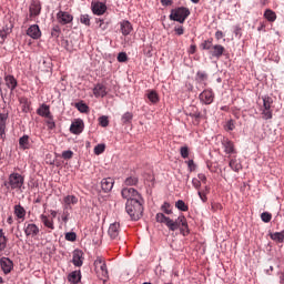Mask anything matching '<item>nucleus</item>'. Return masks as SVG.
I'll return each instance as SVG.
<instances>
[{
  "label": "nucleus",
  "mask_w": 284,
  "mask_h": 284,
  "mask_svg": "<svg viewBox=\"0 0 284 284\" xmlns=\"http://www.w3.org/2000/svg\"><path fill=\"white\" fill-rule=\"evenodd\" d=\"M120 232H121V224L119 222H114V223L110 224L109 230H108V234H109L110 239H112V240L119 239Z\"/></svg>",
  "instance_id": "4468645a"
},
{
  "label": "nucleus",
  "mask_w": 284,
  "mask_h": 284,
  "mask_svg": "<svg viewBox=\"0 0 284 284\" xmlns=\"http://www.w3.org/2000/svg\"><path fill=\"white\" fill-rule=\"evenodd\" d=\"M40 221L44 225V227H48V230H54V220L53 219H50L45 214H41Z\"/></svg>",
  "instance_id": "b1692460"
},
{
  "label": "nucleus",
  "mask_w": 284,
  "mask_h": 284,
  "mask_svg": "<svg viewBox=\"0 0 284 284\" xmlns=\"http://www.w3.org/2000/svg\"><path fill=\"white\" fill-rule=\"evenodd\" d=\"M222 145L226 154H234V142L229 139H224Z\"/></svg>",
  "instance_id": "a878e982"
},
{
  "label": "nucleus",
  "mask_w": 284,
  "mask_h": 284,
  "mask_svg": "<svg viewBox=\"0 0 284 284\" xmlns=\"http://www.w3.org/2000/svg\"><path fill=\"white\" fill-rule=\"evenodd\" d=\"M186 163L190 172H194L196 170V164L194 163V160H189L186 161Z\"/></svg>",
  "instance_id": "13d9d810"
},
{
  "label": "nucleus",
  "mask_w": 284,
  "mask_h": 284,
  "mask_svg": "<svg viewBox=\"0 0 284 284\" xmlns=\"http://www.w3.org/2000/svg\"><path fill=\"white\" fill-rule=\"evenodd\" d=\"M236 128V122L234 120H229L224 125L226 132H232Z\"/></svg>",
  "instance_id": "58836bf2"
},
{
  "label": "nucleus",
  "mask_w": 284,
  "mask_h": 284,
  "mask_svg": "<svg viewBox=\"0 0 284 284\" xmlns=\"http://www.w3.org/2000/svg\"><path fill=\"white\" fill-rule=\"evenodd\" d=\"M197 181H200V183H207V176H205V174L203 173H199L197 174Z\"/></svg>",
  "instance_id": "680f3d73"
},
{
  "label": "nucleus",
  "mask_w": 284,
  "mask_h": 284,
  "mask_svg": "<svg viewBox=\"0 0 284 284\" xmlns=\"http://www.w3.org/2000/svg\"><path fill=\"white\" fill-rule=\"evenodd\" d=\"M192 185H193V187H195V190H201V180L193 178Z\"/></svg>",
  "instance_id": "bf43d9fd"
},
{
  "label": "nucleus",
  "mask_w": 284,
  "mask_h": 284,
  "mask_svg": "<svg viewBox=\"0 0 284 284\" xmlns=\"http://www.w3.org/2000/svg\"><path fill=\"white\" fill-rule=\"evenodd\" d=\"M7 123H8V113H0V139H6Z\"/></svg>",
  "instance_id": "412c9836"
},
{
  "label": "nucleus",
  "mask_w": 284,
  "mask_h": 284,
  "mask_svg": "<svg viewBox=\"0 0 284 284\" xmlns=\"http://www.w3.org/2000/svg\"><path fill=\"white\" fill-rule=\"evenodd\" d=\"M190 17V9L185 7H179L171 11L169 19L171 21H178V23H185V19Z\"/></svg>",
  "instance_id": "39448f33"
},
{
  "label": "nucleus",
  "mask_w": 284,
  "mask_h": 284,
  "mask_svg": "<svg viewBox=\"0 0 284 284\" xmlns=\"http://www.w3.org/2000/svg\"><path fill=\"white\" fill-rule=\"evenodd\" d=\"M72 156H74V152H72L71 150L62 152V159H64V161H70Z\"/></svg>",
  "instance_id": "3c124183"
},
{
  "label": "nucleus",
  "mask_w": 284,
  "mask_h": 284,
  "mask_svg": "<svg viewBox=\"0 0 284 284\" xmlns=\"http://www.w3.org/2000/svg\"><path fill=\"white\" fill-rule=\"evenodd\" d=\"M212 210H223V205H221V203H214L212 204Z\"/></svg>",
  "instance_id": "338daca9"
},
{
  "label": "nucleus",
  "mask_w": 284,
  "mask_h": 284,
  "mask_svg": "<svg viewBox=\"0 0 284 284\" xmlns=\"http://www.w3.org/2000/svg\"><path fill=\"white\" fill-rule=\"evenodd\" d=\"M193 119H200L201 118V112L196 106H191V112L189 113Z\"/></svg>",
  "instance_id": "c03bdc74"
},
{
  "label": "nucleus",
  "mask_w": 284,
  "mask_h": 284,
  "mask_svg": "<svg viewBox=\"0 0 284 284\" xmlns=\"http://www.w3.org/2000/svg\"><path fill=\"white\" fill-rule=\"evenodd\" d=\"M180 154H181L182 159H187V156H190V148L182 146L180 149Z\"/></svg>",
  "instance_id": "09e8293b"
},
{
  "label": "nucleus",
  "mask_w": 284,
  "mask_h": 284,
  "mask_svg": "<svg viewBox=\"0 0 284 284\" xmlns=\"http://www.w3.org/2000/svg\"><path fill=\"white\" fill-rule=\"evenodd\" d=\"M229 165L234 172H239L241 170V163H239L236 160H231Z\"/></svg>",
  "instance_id": "79ce46f5"
},
{
  "label": "nucleus",
  "mask_w": 284,
  "mask_h": 284,
  "mask_svg": "<svg viewBox=\"0 0 284 284\" xmlns=\"http://www.w3.org/2000/svg\"><path fill=\"white\" fill-rule=\"evenodd\" d=\"M37 114H39V116H42L43 119L52 116V112H50V105L41 104L40 108L37 110Z\"/></svg>",
  "instance_id": "5701e85b"
},
{
  "label": "nucleus",
  "mask_w": 284,
  "mask_h": 284,
  "mask_svg": "<svg viewBox=\"0 0 284 284\" xmlns=\"http://www.w3.org/2000/svg\"><path fill=\"white\" fill-rule=\"evenodd\" d=\"M8 247V237L7 236H0V252H3Z\"/></svg>",
  "instance_id": "49530a36"
},
{
  "label": "nucleus",
  "mask_w": 284,
  "mask_h": 284,
  "mask_svg": "<svg viewBox=\"0 0 284 284\" xmlns=\"http://www.w3.org/2000/svg\"><path fill=\"white\" fill-rule=\"evenodd\" d=\"M10 32H12L11 28H3L2 30H0V38L2 41H6V39L8 38V34H10Z\"/></svg>",
  "instance_id": "ea45409f"
},
{
  "label": "nucleus",
  "mask_w": 284,
  "mask_h": 284,
  "mask_svg": "<svg viewBox=\"0 0 284 284\" xmlns=\"http://www.w3.org/2000/svg\"><path fill=\"white\" fill-rule=\"evenodd\" d=\"M213 41H214V39L210 38V39L205 40L204 42H202V43H201L202 50H212V48H213V45H212Z\"/></svg>",
  "instance_id": "e433bc0d"
},
{
  "label": "nucleus",
  "mask_w": 284,
  "mask_h": 284,
  "mask_svg": "<svg viewBox=\"0 0 284 284\" xmlns=\"http://www.w3.org/2000/svg\"><path fill=\"white\" fill-rule=\"evenodd\" d=\"M91 10H92L93 14L101 17V16L105 14V12L108 11V6H105V3L101 2V1H93V2H91Z\"/></svg>",
  "instance_id": "1a4fd4ad"
},
{
  "label": "nucleus",
  "mask_w": 284,
  "mask_h": 284,
  "mask_svg": "<svg viewBox=\"0 0 284 284\" xmlns=\"http://www.w3.org/2000/svg\"><path fill=\"white\" fill-rule=\"evenodd\" d=\"M118 61H119V63H125V61H128V53L120 52L118 54Z\"/></svg>",
  "instance_id": "864d4df0"
},
{
  "label": "nucleus",
  "mask_w": 284,
  "mask_h": 284,
  "mask_svg": "<svg viewBox=\"0 0 284 284\" xmlns=\"http://www.w3.org/2000/svg\"><path fill=\"white\" fill-rule=\"evenodd\" d=\"M64 210H72V205H77L79 203V199L74 195H67L63 199Z\"/></svg>",
  "instance_id": "4be33fe9"
},
{
  "label": "nucleus",
  "mask_w": 284,
  "mask_h": 284,
  "mask_svg": "<svg viewBox=\"0 0 284 284\" xmlns=\"http://www.w3.org/2000/svg\"><path fill=\"white\" fill-rule=\"evenodd\" d=\"M20 150H30V136L23 135L19 139Z\"/></svg>",
  "instance_id": "bb28decb"
},
{
  "label": "nucleus",
  "mask_w": 284,
  "mask_h": 284,
  "mask_svg": "<svg viewBox=\"0 0 284 284\" xmlns=\"http://www.w3.org/2000/svg\"><path fill=\"white\" fill-rule=\"evenodd\" d=\"M75 108L79 110V112L85 113L88 112V110H90V108L88 106V104L82 103V102H78L75 104Z\"/></svg>",
  "instance_id": "37998d69"
},
{
  "label": "nucleus",
  "mask_w": 284,
  "mask_h": 284,
  "mask_svg": "<svg viewBox=\"0 0 284 284\" xmlns=\"http://www.w3.org/2000/svg\"><path fill=\"white\" fill-rule=\"evenodd\" d=\"M263 106L261 109L262 111V119L264 121H270V119L273 118L274 113V99H272L268 95H265L262 98Z\"/></svg>",
  "instance_id": "7ed1b4c3"
},
{
  "label": "nucleus",
  "mask_w": 284,
  "mask_h": 284,
  "mask_svg": "<svg viewBox=\"0 0 284 284\" xmlns=\"http://www.w3.org/2000/svg\"><path fill=\"white\" fill-rule=\"evenodd\" d=\"M155 221L158 223H163L164 225H166L170 232H176V230H180L183 236H187V234H190V226L187 225V219L185 217V215H180L174 221L169 216H165V214L163 213H158L155 215Z\"/></svg>",
  "instance_id": "f257e3e1"
},
{
  "label": "nucleus",
  "mask_w": 284,
  "mask_h": 284,
  "mask_svg": "<svg viewBox=\"0 0 284 284\" xmlns=\"http://www.w3.org/2000/svg\"><path fill=\"white\" fill-rule=\"evenodd\" d=\"M224 52H225V47H223L221 44H215L210 50V54L214 59H221L223 57Z\"/></svg>",
  "instance_id": "f3484780"
},
{
  "label": "nucleus",
  "mask_w": 284,
  "mask_h": 284,
  "mask_svg": "<svg viewBox=\"0 0 284 284\" xmlns=\"http://www.w3.org/2000/svg\"><path fill=\"white\" fill-rule=\"evenodd\" d=\"M146 97L151 103H159V93L156 91H149Z\"/></svg>",
  "instance_id": "473e14b6"
},
{
  "label": "nucleus",
  "mask_w": 284,
  "mask_h": 284,
  "mask_svg": "<svg viewBox=\"0 0 284 284\" xmlns=\"http://www.w3.org/2000/svg\"><path fill=\"white\" fill-rule=\"evenodd\" d=\"M99 123L102 128H108V125H110V120H108L106 115H102L99 118Z\"/></svg>",
  "instance_id": "a18cd8bd"
},
{
  "label": "nucleus",
  "mask_w": 284,
  "mask_h": 284,
  "mask_svg": "<svg viewBox=\"0 0 284 284\" xmlns=\"http://www.w3.org/2000/svg\"><path fill=\"white\" fill-rule=\"evenodd\" d=\"M175 207L180 210V212H187V210H190V207L187 206V204L184 203L183 200H179L178 202H175Z\"/></svg>",
  "instance_id": "72a5a7b5"
},
{
  "label": "nucleus",
  "mask_w": 284,
  "mask_h": 284,
  "mask_svg": "<svg viewBox=\"0 0 284 284\" xmlns=\"http://www.w3.org/2000/svg\"><path fill=\"white\" fill-rule=\"evenodd\" d=\"M28 37L31 39H41V29L39 28L38 24H32L28 28L27 30Z\"/></svg>",
  "instance_id": "dca6fc26"
},
{
  "label": "nucleus",
  "mask_w": 284,
  "mask_h": 284,
  "mask_svg": "<svg viewBox=\"0 0 284 284\" xmlns=\"http://www.w3.org/2000/svg\"><path fill=\"white\" fill-rule=\"evenodd\" d=\"M14 215L17 216V219H20L23 221V219H26V209L21 206V204L16 205Z\"/></svg>",
  "instance_id": "c85d7f7f"
},
{
  "label": "nucleus",
  "mask_w": 284,
  "mask_h": 284,
  "mask_svg": "<svg viewBox=\"0 0 284 284\" xmlns=\"http://www.w3.org/2000/svg\"><path fill=\"white\" fill-rule=\"evenodd\" d=\"M29 14L31 19L41 14V2L39 0H34L31 2L29 7Z\"/></svg>",
  "instance_id": "f8f14e48"
},
{
  "label": "nucleus",
  "mask_w": 284,
  "mask_h": 284,
  "mask_svg": "<svg viewBox=\"0 0 284 284\" xmlns=\"http://www.w3.org/2000/svg\"><path fill=\"white\" fill-rule=\"evenodd\" d=\"M23 230L27 239H37V236H39V232H41L37 224L28 222L24 223Z\"/></svg>",
  "instance_id": "6e6552de"
},
{
  "label": "nucleus",
  "mask_w": 284,
  "mask_h": 284,
  "mask_svg": "<svg viewBox=\"0 0 284 284\" xmlns=\"http://www.w3.org/2000/svg\"><path fill=\"white\" fill-rule=\"evenodd\" d=\"M60 34H61V28L59 26H54L51 30V36L59 38Z\"/></svg>",
  "instance_id": "5fc2aeb1"
},
{
  "label": "nucleus",
  "mask_w": 284,
  "mask_h": 284,
  "mask_svg": "<svg viewBox=\"0 0 284 284\" xmlns=\"http://www.w3.org/2000/svg\"><path fill=\"white\" fill-rule=\"evenodd\" d=\"M125 185H138L139 184V178L136 176H129L124 181Z\"/></svg>",
  "instance_id": "4c0bfd02"
},
{
  "label": "nucleus",
  "mask_w": 284,
  "mask_h": 284,
  "mask_svg": "<svg viewBox=\"0 0 284 284\" xmlns=\"http://www.w3.org/2000/svg\"><path fill=\"white\" fill-rule=\"evenodd\" d=\"M69 283L79 284L81 283V271H73L68 275Z\"/></svg>",
  "instance_id": "393cba45"
},
{
  "label": "nucleus",
  "mask_w": 284,
  "mask_h": 284,
  "mask_svg": "<svg viewBox=\"0 0 284 284\" xmlns=\"http://www.w3.org/2000/svg\"><path fill=\"white\" fill-rule=\"evenodd\" d=\"M223 37H225V33H223V31H216L215 32L216 41H221V39H223Z\"/></svg>",
  "instance_id": "0e129e2a"
},
{
  "label": "nucleus",
  "mask_w": 284,
  "mask_h": 284,
  "mask_svg": "<svg viewBox=\"0 0 284 284\" xmlns=\"http://www.w3.org/2000/svg\"><path fill=\"white\" fill-rule=\"evenodd\" d=\"M200 101L204 103V105H212V103H214V91L211 89L204 90L200 94Z\"/></svg>",
  "instance_id": "9d476101"
},
{
  "label": "nucleus",
  "mask_w": 284,
  "mask_h": 284,
  "mask_svg": "<svg viewBox=\"0 0 284 284\" xmlns=\"http://www.w3.org/2000/svg\"><path fill=\"white\" fill-rule=\"evenodd\" d=\"M45 119H47V120H45L47 128H48L49 130H54V128H57V123L54 122V116L51 115V116L45 118Z\"/></svg>",
  "instance_id": "c9c22d12"
},
{
  "label": "nucleus",
  "mask_w": 284,
  "mask_h": 284,
  "mask_svg": "<svg viewBox=\"0 0 284 284\" xmlns=\"http://www.w3.org/2000/svg\"><path fill=\"white\" fill-rule=\"evenodd\" d=\"M174 32L178 34V37H181L185 34V28H183V26H178L174 28Z\"/></svg>",
  "instance_id": "4d7b16f0"
},
{
  "label": "nucleus",
  "mask_w": 284,
  "mask_h": 284,
  "mask_svg": "<svg viewBox=\"0 0 284 284\" xmlns=\"http://www.w3.org/2000/svg\"><path fill=\"white\" fill-rule=\"evenodd\" d=\"M271 239H272L273 241H277L278 243H283V242H284V231L273 233V234L271 235Z\"/></svg>",
  "instance_id": "f704fd0d"
},
{
  "label": "nucleus",
  "mask_w": 284,
  "mask_h": 284,
  "mask_svg": "<svg viewBox=\"0 0 284 284\" xmlns=\"http://www.w3.org/2000/svg\"><path fill=\"white\" fill-rule=\"evenodd\" d=\"M102 191L108 194V192H112V187H114V179L112 178H104L101 181Z\"/></svg>",
  "instance_id": "a211bd4d"
},
{
  "label": "nucleus",
  "mask_w": 284,
  "mask_h": 284,
  "mask_svg": "<svg viewBox=\"0 0 284 284\" xmlns=\"http://www.w3.org/2000/svg\"><path fill=\"white\" fill-rule=\"evenodd\" d=\"M122 197H124L126 201H141V194H139V191L132 187H124L122 189Z\"/></svg>",
  "instance_id": "0eeeda50"
},
{
  "label": "nucleus",
  "mask_w": 284,
  "mask_h": 284,
  "mask_svg": "<svg viewBox=\"0 0 284 284\" xmlns=\"http://www.w3.org/2000/svg\"><path fill=\"white\" fill-rule=\"evenodd\" d=\"M65 241H71V242L77 241V233H74V232L67 233L65 234Z\"/></svg>",
  "instance_id": "6e6d98bb"
},
{
  "label": "nucleus",
  "mask_w": 284,
  "mask_h": 284,
  "mask_svg": "<svg viewBox=\"0 0 284 284\" xmlns=\"http://www.w3.org/2000/svg\"><path fill=\"white\" fill-rule=\"evenodd\" d=\"M0 267L4 274H10L14 267V263L8 257H1Z\"/></svg>",
  "instance_id": "9b49d317"
},
{
  "label": "nucleus",
  "mask_w": 284,
  "mask_h": 284,
  "mask_svg": "<svg viewBox=\"0 0 284 284\" xmlns=\"http://www.w3.org/2000/svg\"><path fill=\"white\" fill-rule=\"evenodd\" d=\"M162 6H172V0H161Z\"/></svg>",
  "instance_id": "774afa93"
},
{
  "label": "nucleus",
  "mask_w": 284,
  "mask_h": 284,
  "mask_svg": "<svg viewBox=\"0 0 284 284\" xmlns=\"http://www.w3.org/2000/svg\"><path fill=\"white\" fill-rule=\"evenodd\" d=\"M264 19H267L271 23H274V21H276V12H274L272 9H266L264 11Z\"/></svg>",
  "instance_id": "c756f323"
},
{
  "label": "nucleus",
  "mask_w": 284,
  "mask_h": 284,
  "mask_svg": "<svg viewBox=\"0 0 284 284\" xmlns=\"http://www.w3.org/2000/svg\"><path fill=\"white\" fill-rule=\"evenodd\" d=\"M108 88H105L104 84L98 83L95 84V87L93 88V94L95 99H99V97H101L103 99V97H106L108 94Z\"/></svg>",
  "instance_id": "6ab92c4d"
},
{
  "label": "nucleus",
  "mask_w": 284,
  "mask_h": 284,
  "mask_svg": "<svg viewBox=\"0 0 284 284\" xmlns=\"http://www.w3.org/2000/svg\"><path fill=\"white\" fill-rule=\"evenodd\" d=\"M80 23H83V26H87L88 28H90V26H91L90 16L81 14L80 16Z\"/></svg>",
  "instance_id": "a19ab883"
},
{
  "label": "nucleus",
  "mask_w": 284,
  "mask_h": 284,
  "mask_svg": "<svg viewBox=\"0 0 284 284\" xmlns=\"http://www.w3.org/2000/svg\"><path fill=\"white\" fill-rule=\"evenodd\" d=\"M62 221L63 223H68V221H70V212L65 211L62 214Z\"/></svg>",
  "instance_id": "e2e57ef3"
},
{
  "label": "nucleus",
  "mask_w": 284,
  "mask_h": 284,
  "mask_svg": "<svg viewBox=\"0 0 284 284\" xmlns=\"http://www.w3.org/2000/svg\"><path fill=\"white\" fill-rule=\"evenodd\" d=\"M83 120H75L71 123L70 126V133L71 134H81V132H83Z\"/></svg>",
  "instance_id": "2eb2a0df"
},
{
  "label": "nucleus",
  "mask_w": 284,
  "mask_h": 284,
  "mask_svg": "<svg viewBox=\"0 0 284 284\" xmlns=\"http://www.w3.org/2000/svg\"><path fill=\"white\" fill-rule=\"evenodd\" d=\"M105 152V144H98L94 148V154H103Z\"/></svg>",
  "instance_id": "de8ad7c7"
},
{
  "label": "nucleus",
  "mask_w": 284,
  "mask_h": 284,
  "mask_svg": "<svg viewBox=\"0 0 284 284\" xmlns=\"http://www.w3.org/2000/svg\"><path fill=\"white\" fill-rule=\"evenodd\" d=\"M261 219L263 223H270V221H272V215L271 213L264 212L261 214Z\"/></svg>",
  "instance_id": "603ef678"
},
{
  "label": "nucleus",
  "mask_w": 284,
  "mask_h": 284,
  "mask_svg": "<svg viewBox=\"0 0 284 284\" xmlns=\"http://www.w3.org/2000/svg\"><path fill=\"white\" fill-rule=\"evenodd\" d=\"M59 23L62 26H68V23H72L74 17L72 14L65 12V11H60L57 14Z\"/></svg>",
  "instance_id": "ddd939ff"
},
{
  "label": "nucleus",
  "mask_w": 284,
  "mask_h": 284,
  "mask_svg": "<svg viewBox=\"0 0 284 284\" xmlns=\"http://www.w3.org/2000/svg\"><path fill=\"white\" fill-rule=\"evenodd\" d=\"M100 24H99V28L101 30H105L108 28V22H104L103 20H99Z\"/></svg>",
  "instance_id": "69168bd1"
},
{
  "label": "nucleus",
  "mask_w": 284,
  "mask_h": 284,
  "mask_svg": "<svg viewBox=\"0 0 284 284\" xmlns=\"http://www.w3.org/2000/svg\"><path fill=\"white\" fill-rule=\"evenodd\" d=\"M24 179L19 173H11L9 175L8 182L4 183L6 187L10 190H21L23 187Z\"/></svg>",
  "instance_id": "423d86ee"
},
{
  "label": "nucleus",
  "mask_w": 284,
  "mask_h": 284,
  "mask_svg": "<svg viewBox=\"0 0 284 284\" xmlns=\"http://www.w3.org/2000/svg\"><path fill=\"white\" fill-rule=\"evenodd\" d=\"M197 194L203 203H207V193L205 191H199Z\"/></svg>",
  "instance_id": "052dcab7"
},
{
  "label": "nucleus",
  "mask_w": 284,
  "mask_h": 284,
  "mask_svg": "<svg viewBox=\"0 0 284 284\" xmlns=\"http://www.w3.org/2000/svg\"><path fill=\"white\" fill-rule=\"evenodd\" d=\"M4 81H6V83H7V87L9 88V90H14L16 88H17V85H18V83H17V79H14V75H7L6 78H4Z\"/></svg>",
  "instance_id": "cd10ccee"
},
{
  "label": "nucleus",
  "mask_w": 284,
  "mask_h": 284,
  "mask_svg": "<svg viewBox=\"0 0 284 284\" xmlns=\"http://www.w3.org/2000/svg\"><path fill=\"white\" fill-rule=\"evenodd\" d=\"M72 263L73 265H75V267H81V265H83V260H81V253L79 252L73 253Z\"/></svg>",
  "instance_id": "7c9ffc66"
},
{
  "label": "nucleus",
  "mask_w": 284,
  "mask_h": 284,
  "mask_svg": "<svg viewBox=\"0 0 284 284\" xmlns=\"http://www.w3.org/2000/svg\"><path fill=\"white\" fill-rule=\"evenodd\" d=\"M94 267L98 278H100V281H103V283H108V278H110V275L108 273V265L105 264V260L98 257L94 261Z\"/></svg>",
  "instance_id": "20e7f679"
},
{
  "label": "nucleus",
  "mask_w": 284,
  "mask_h": 284,
  "mask_svg": "<svg viewBox=\"0 0 284 284\" xmlns=\"http://www.w3.org/2000/svg\"><path fill=\"white\" fill-rule=\"evenodd\" d=\"M125 211L131 221H139L143 216V199L126 201Z\"/></svg>",
  "instance_id": "f03ea898"
},
{
  "label": "nucleus",
  "mask_w": 284,
  "mask_h": 284,
  "mask_svg": "<svg viewBox=\"0 0 284 284\" xmlns=\"http://www.w3.org/2000/svg\"><path fill=\"white\" fill-rule=\"evenodd\" d=\"M120 30L123 37H128L129 34H131L134 28L132 27V23L130 21L123 20L122 22H120Z\"/></svg>",
  "instance_id": "aec40b11"
},
{
  "label": "nucleus",
  "mask_w": 284,
  "mask_h": 284,
  "mask_svg": "<svg viewBox=\"0 0 284 284\" xmlns=\"http://www.w3.org/2000/svg\"><path fill=\"white\" fill-rule=\"evenodd\" d=\"M132 119H134V115L132 114V112H125L122 115L121 121L124 125H126L128 123H132Z\"/></svg>",
  "instance_id": "2f4dec72"
},
{
  "label": "nucleus",
  "mask_w": 284,
  "mask_h": 284,
  "mask_svg": "<svg viewBox=\"0 0 284 284\" xmlns=\"http://www.w3.org/2000/svg\"><path fill=\"white\" fill-rule=\"evenodd\" d=\"M171 205L169 202H164L163 205L161 206L162 212H164V214H172V209H170Z\"/></svg>",
  "instance_id": "8fccbe9b"
}]
</instances>
